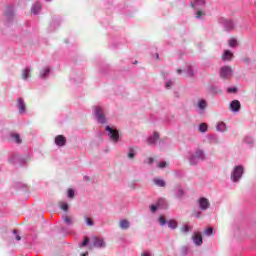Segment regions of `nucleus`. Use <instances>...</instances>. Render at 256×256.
<instances>
[{"instance_id":"nucleus-1","label":"nucleus","mask_w":256,"mask_h":256,"mask_svg":"<svg viewBox=\"0 0 256 256\" xmlns=\"http://www.w3.org/2000/svg\"><path fill=\"white\" fill-rule=\"evenodd\" d=\"M191 7L196 11V19H203V17H205V12L200 10L205 7V0H193L191 2Z\"/></svg>"},{"instance_id":"nucleus-2","label":"nucleus","mask_w":256,"mask_h":256,"mask_svg":"<svg viewBox=\"0 0 256 256\" xmlns=\"http://www.w3.org/2000/svg\"><path fill=\"white\" fill-rule=\"evenodd\" d=\"M199 161H205V152L201 149L196 150L194 154L189 156L190 165H198Z\"/></svg>"},{"instance_id":"nucleus-3","label":"nucleus","mask_w":256,"mask_h":256,"mask_svg":"<svg viewBox=\"0 0 256 256\" xmlns=\"http://www.w3.org/2000/svg\"><path fill=\"white\" fill-rule=\"evenodd\" d=\"M243 173H245L243 166H235L231 173V181H233V183H239L241 177H243Z\"/></svg>"},{"instance_id":"nucleus-4","label":"nucleus","mask_w":256,"mask_h":256,"mask_svg":"<svg viewBox=\"0 0 256 256\" xmlns=\"http://www.w3.org/2000/svg\"><path fill=\"white\" fill-rule=\"evenodd\" d=\"M105 131L112 143H119V130L117 128L106 126Z\"/></svg>"},{"instance_id":"nucleus-5","label":"nucleus","mask_w":256,"mask_h":256,"mask_svg":"<svg viewBox=\"0 0 256 256\" xmlns=\"http://www.w3.org/2000/svg\"><path fill=\"white\" fill-rule=\"evenodd\" d=\"M94 113L98 123L101 125H105V123H107V118H105V113L103 112V108L101 106H96L94 108Z\"/></svg>"},{"instance_id":"nucleus-6","label":"nucleus","mask_w":256,"mask_h":256,"mask_svg":"<svg viewBox=\"0 0 256 256\" xmlns=\"http://www.w3.org/2000/svg\"><path fill=\"white\" fill-rule=\"evenodd\" d=\"M220 77L222 79H231L233 77V69L229 66H224L220 69Z\"/></svg>"},{"instance_id":"nucleus-7","label":"nucleus","mask_w":256,"mask_h":256,"mask_svg":"<svg viewBox=\"0 0 256 256\" xmlns=\"http://www.w3.org/2000/svg\"><path fill=\"white\" fill-rule=\"evenodd\" d=\"M218 21H219L220 25H223V27H224V29H226V31H232V29H235V22H233L232 20L220 18Z\"/></svg>"},{"instance_id":"nucleus-8","label":"nucleus","mask_w":256,"mask_h":256,"mask_svg":"<svg viewBox=\"0 0 256 256\" xmlns=\"http://www.w3.org/2000/svg\"><path fill=\"white\" fill-rule=\"evenodd\" d=\"M198 205L201 211H207L209 207H211V203L209 202V199L205 197H201L200 199H198Z\"/></svg>"},{"instance_id":"nucleus-9","label":"nucleus","mask_w":256,"mask_h":256,"mask_svg":"<svg viewBox=\"0 0 256 256\" xmlns=\"http://www.w3.org/2000/svg\"><path fill=\"white\" fill-rule=\"evenodd\" d=\"M92 243H93V246L98 248V249H103L105 248V240H103L102 237H93L92 238Z\"/></svg>"},{"instance_id":"nucleus-10","label":"nucleus","mask_w":256,"mask_h":256,"mask_svg":"<svg viewBox=\"0 0 256 256\" xmlns=\"http://www.w3.org/2000/svg\"><path fill=\"white\" fill-rule=\"evenodd\" d=\"M10 163H19L20 165H25L27 163V160L23 157H20L19 154H13L9 158Z\"/></svg>"},{"instance_id":"nucleus-11","label":"nucleus","mask_w":256,"mask_h":256,"mask_svg":"<svg viewBox=\"0 0 256 256\" xmlns=\"http://www.w3.org/2000/svg\"><path fill=\"white\" fill-rule=\"evenodd\" d=\"M55 143L58 147H65L67 139L63 135H58L55 137Z\"/></svg>"},{"instance_id":"nucleus-12","label":"nucleus","mask_w":256,"mask_h":256,"mask_svg":"<svg viewBox=\"0 0 256 256\" xmlns=\"http://www.w3.org/2000/svg\"><path fill=\"white\" fill-rule=\"evenodd\" d=\"M146 141L148 145H156L157 141H159V133L154 132Z\"/></svg>"},{"instance_id":"nucleus-13","label":"nucleus","mask_w":256,"mask_h":256,"mask_svg":"<svg viewBox=\"0 0 256 256\" xmlns=\"http://www.w3.org/2000/svg\"><path fill=\"white\" fill-rule=\"evenodd\" d=\"M230 109L231 111H233V113L239 112V110L241 109V102H239V100H233L230 103Z\"/></svg>"},{"instance_id":"nucleus-14","label":"nucleus","mask_w":256,"mask_h":256,"mask_svg":"<svg viewBox=\"0 0 256 256\" xmlns=\"http://www.w3.org/2000/svg\"><path fill=\"white\" fill-rule=\"evenodd\" d=\"M19 114L23 115V113L26 112V105H25V100L23 98L18 99V104H17Z\"/></svg>"},{"instance_id":"nucleus-15","label":"nucleus","mask_w":256,"mask_h":256,"mask_svg":"<svg viewBox=\"0 0 256 256\" xmlns=\"http://www.w3.org/2000/svg\"><path fill=\"white\" fill-rule=\"evenodd\" d=\"M193 242L195 245L199 246L203 244V236H201V233L195 232L192 236Z\"/></svg>"},{"instance_id":"nucleus-16","label":"nucleus","mask_w":256,"mask_h":256,"mask_svg":"<svg viewBox=\"0 0 256 256\" xmlns=\"http://www.w3.org/2000/svg\"><path fill=\"white\" fill-rule=\"evenodd\" d=\"M197 107H198L200 113H203V111H205L207 109V100H205V99L198 100Z\"/></svg>"},{"instance_id":"nucleus-17","label":"nucleus","mask_w":256,"mask_h":256,"mask_svg":"<svg viewBox=\"0 0 256 256\" xmlns=\"http://www.w3.org/2000/svg\"><path fill=\"white\" fill-rule=\"evenodd\" d=\"M119 227L123 231H127V229H129V227H131V222H129V220H127V219L120 220Z\"/></svg>"},{"instance_id":"nucleus-18","label":"nucleus","mask_w":256,"mask_h":256,"mask_svg":"<svg viewBox=\"0 0 256 256\" xmlns=\"http://www.w3.org/2000/svg\"><path fill=\"white\" fill-rule=\"evenodd\" d=\"M5 17H7L8 19H13L14 15H15V10L12 6H8L4 12Z\"/></svg>"},{"instance_id":"nucleus-19","label":"nucleus","mask_w":256,"mask_h":256,"mask_svg":"<svg viewBox=\"0 0 256 256\" xmlns=\"http://www.w3.org/2000/svg\"><path fill=\"white\" fill-rule=\"evenodd\" d=\"M62 219H63L64 223H65L66 225H68V227L73 226L74 223H75V219H73V217H71V216L64 215V216L62 217Z\"/></svg>"},{"instance_id":"nucleus-20","label":"nucleus","mask_w":256,"mask_h":256,"mask_svg":"<svg viewBox=\"0 0 256 256\" xmlns=\"http://www.w3.org/2000/svg\"><path fill=\"white\" fill-rule=\"evenodd\" d=\"M50 73H51V68L49 67L43 68V70L40 72L41 79H47Z\"/></svg>"},{"instance_id":"nucleus-21","label":"nucleus","mask_w":256,"mask_h":256,"mask_svg":"<svg viewBox=\"0 0 256 256\" xmlns=\"http://www.w3.org/2000/svg\"><path fill=\"white\" fill-rule=\"evenodd\" d=\"M39 11H41V3H40V2H36V3L32 6L31 12H32L34 15H38V14H39Z\"/></svg>"},{"instance_id":"nucleus-22","label":"nucleus","mask_w":256,"mask_h":256,"mask_svg":"<svg viewBox=\"0 0 256 256\" xmlns=\"http://www.w3.org/2000/svg\"><path fill=\"white\" fill-rule=\"evenodd\" d=\"M216 131H219L220 133L227 131V125L225 124V122H219L216 125Z\"/></svg>"},{"instance_id":"nucleus-23","label":"nucleus","mask_w":256,"mask_h":256,"mask_svg":"<svg viewBox=\"0 0 256 256\" xmlns=\"http://www.w3.org/2000/svg\"><path fill=\"white\" fill-rule=\"evenodd\" d=\"M159 209H167V200L165 198H160L157 201Z\"/></svg>"},{"instance_id":"nucleus-24","label":"nucleus","mask_w":256,"mask_h":256,"mask_svg":"<svg viewBox=\"0 0 256 256\" xmlns=\"http://www.w3.org/2000/svg\"><path fill=\"white\" fill-rule=\"evenodd\" d=\"M233 57V53L229 50H225L223 54V61H231V58Z\"/></svg>"},{"instance_id":"nucleus-25","label":"nucleus","mask_w":256,"mask_h":256,"mask_svg":"<svg viewBox=\"0 0 256 256\" xmlns=\"http://www.w3.org/2000/svg\"><path fill=\"white\" fill-rule=\"evenodd\" d=\"M31 74V68L30 67H26L23 72H22V79L27 80L29 79Z\"/></svg>"},{"instance_id":"nucleus-26","label":"nucleus","mask_w":256,"mask_h":256,"mask_svg":"<svg viewBox=\"0 0 256 256\" xmlns=\"http://www.w3.org/2000/svg\"><path fill=\"white\" fill-rule=\"evenodd\" d=\"M135 155H137V152L135 151V148L129 147L128 148V154H127L128 159H135Z\"/></svg>"},{"instance_id":"nucleus-27","label":"nucleus","mask_w":256,"mask_h":256,"mask_svg":"<svg viewBox=\"0 0 256 256\" xmlns=\"http://www.w3.org/2000/svg\"><path fill=\"white\" fill-rule=\"evenodd\" d=\"M208 139H209L210 143H214V144L219 143V137L216 134L209 135Z\"/></svg>"},{"instance_id":"nucleus-28","label":"nucleus","mask_w":256,"mask_h":256,"mask_svg":"<svg viewBox=\"0 0 256 256\" xmlns=\"http://www.w3.org/2000/svg\"><path fill=\"white\" fill-rule=\"evenodd\" d=\"M207 129H208L207 123H201L199 125L200 133H207Z\"/></svg>"},{"instance_id":"nucleus-29","label":"nucleus","mask_w":256,"mask_h":256,"mask_svg":"<svg viewBox=\"0 0 256 256\" xmlns=\"http://www.w3.org/2000/svg\"><path fill=\"white\" fill-rule=\"evenodd\" d=\"M154 183H155L158 187H165V181H164L163 179L155 178V179H154Z\"/></svg>"},{"instance_id":"nucleus-30","label":"nucleus","mask_w":256,"mask_h":256,"mask_svg":"<svg viewBox=\"0 0 256 256\" xmlns=\"http://www.w3.org/2000/svg\"><path fill=\"white\" fill-rule=\"evenodd\" d=\"M184 73H186L188 77H193V67L187 66V68L184 70Z\"/></svg>"},{"instance_id":"nucleus-31","label":"nucleus","mask_w":256,"mask_h":256,"mask_svg":"<svg viewBox=\"0 0 256 256\" xmlns=\"http://www.w3.org/2000/svg\"><path fill=\"white\" fill-rule=\"evenodd\" d=\"M177 226H178L177 221H175V220L168 221L169 229H177Z\"/></svg>"},{"instance_id":"nucleus-32","label":"nucleus","mask_w":256,"mask_h":256,"mask_svg":"<svg viewBox=\"0 0 256 256\" xmlns=\"http://www.w3.org/2000/svg\"><path fill=\"white\" fill-rule=\"evenodd\" d=\"M193 229V226H189L187 224H185L182 228H181V232L182 233H189V231H191Z\"/></svg>"},{"instance_id":"nucleus-33","label":"nucleus","mask_w":256,"mask_h":256,"mask_svg":"<svg viewBox=\"0 0 256 256\" xmlns=\"http://www.w3.org/2000/svg\"><path fill=\"white\" fill-rule=\"evenodd\" d=\"M158 223L159 225H161V227L167 225V219H165V216H160L158 219Z\"/></svg>"},{"instance_id":"nucleus-34","label":"nucleus","mask_w":256,"mask_h":256,"mask_svg":"<svg viewBox=\"0 0 256 256\" xmlns=\"http://www.w3.org/2000/svg\"><path fill=\"white\" fill-rule=\"evenodd\" d=\"M89 237L85 236L83 242L79 244V247H87L89 245Z\"/></svg>"},{"instance_id":"nucleus-35","label":"nucleus","mask_w":256,"mask_h":256,"mask_svg":"<svg viewBox=\"0 0 256 256\" xmlns=\"http://www.w3.org/2000/svg\"><path fill=\"white\" fill-rule=\"evenodd\" d=\"M210 91H211V93H214L215 95H217V93H221V89H219V87H217L215 85L211 86Z\"/></svg>"},{"instance_id":"nucleus-36","label":"nucleus","mask_w":256,"mask_h":256,"mask_svg":"<svg viewBox=\"0 0 256 256\" xmlns=\"http://www.w3.org/2000/svg\"><path fill=\"white\" fill-rule=\"evenodd\" d=\"M11 138L13 139V141H15V143H21V137L19 136V134H11Z\"/></svg>"},{"instance_id":"nucleus-37","label":"nucleus","mask_w":256,"mask_h":256,"mask_svg":"<svg viewBox=\"0 0 256 256\" xmlns=\"http://www.w3.org/2000/svg\"><path fill=\"white\" fill-rule=\"evenodd\" d=\"M183 195H185V192L183 191V189L177 188V189H176V197H178L179 199H181V197H183Z\"/></svg>"},{"instance_id":"nucleus-38","label":"nucleus","mask_w":256,"mask_h":256,"mask_svg":"<svg viewBox=\"0 0 256 256\" xmlns=\"http://www.w3.org/2000/svg\"><path fill=\"white\" fill-rule=\"evenodd\" d=\"M60 207L63 211H69V204H67L66 202H61Z\"/></svg>"},{"instance_id":"nucleus-39","label":"nucleus","mask_w":256,"mask_h":256,"mask_svg":"<svg viewBox=\"0 0 256 256\" xmlns=\"http://www.w3.org/2000/svg\"><path fill=\"white\" fill-rule=\"evenodd\" d=\"M244 141L248 144V145H253V137L251 136H246L244 138Z\"/></svg>"},{"instance_id":"nucleus-40","label":"nucleus","mask_w":256,"mask_h":256,"mask_svg":"<svg viewBox=\"0 0 256 256\" xmlns=\"http://www.w3.org/2000/svg\"><path fill=\"white\" fill-rule=\"evenodd\" d=\"M73 197H75V190L70 188L68 189V198L73 199Z\"/></svg>"},{"instance_id":"nucleus-41","label":"nucleus","mask_w":256,"mask_h":256,"mask_svg":"<svg viewBox=\"0 0 256 256\" xmlns=\"http://www.w3.org/2000/svg\"><path fill=\"white\" fill-rule=\"evenodd\" d=\"M157 167L159 169H165V167H167V162L162 161V162L158 163Z\"/></svg>"},{"instance_id":"nucleus-42","label":"nucleus","mask_w":256,"mask_h":256,"mask_svg":"<svg viewBox=\"0 0 256 256\" xmlns=\"http://www.w3.org/2000/svg\"><path fill=\"white\" fill-rule=\"evenodd\" d=\"M187 253H189V247L184 246L181 249V255H187Z\"/></svg>"},{"instance_id":"nucleus-43","label":"nucleus","mask_w":256,"mask_h":256,"mask_svg":"<svg viewBox=\"0 0 256 256\" xmlns=\"http://www.w3.org/2000/svg\"><path fill=\"white\" fill-rule=\"evenodd\" d=\"M157 209H159L158 204H157V205H151V206H150V211H151L152 213H156V212H157Z\"/></svg>"},{"instance_id":"nucleus-44","label":"nucleus","mask_w":256,"mask_h":256,"mask_svg":"<svg viewBox=\"0 0 256 256\" xmlns=\"http://www.w3.org/2000/svg\"><path fill=\"white\" fill-rule=\"evenodd\" d=\"M229 45H230L231 47H237V40H235V39L229 40Z\"/></svg>"},{"instance_id":"nucleus-45","label":"nucleus","mask_w":256,"mask_h":256,"mask_svg":"<svg viewBox=\"0 0 256 256\" xmlns=\"http://www.w3.org/2000/svg\"><path fill=\"white\" fill-rule=\"evenodd\" d=\"M205 235H213V229L211 227H208L206 230H205Z\"/></svg>"},{"instance_id":"nucleus-46","label":"nucleus","mask_w":256,"mask_h":256,"mask_svg":"<svg viewBox=\"0 0 256 256\" xmlns=\"http://www.w3.org/2000/svg\"><path fill=\"white\" fill-rule=\"evenodd\" d=\"M173 85V81L171 80H168L166 83H165V87L166 89H171V86Z\"/></svg>"},{"instance_id":"nucleus-47","label":"nucleus","mask_w":256,"mask_h":256,"mask_svg":"<svg viewBox=\"0 0 256 256\" xmlns=\"http://www.w3.org/2000/svg\"><path fill=\"white\" fill-rule=\"evenodd\" d=\"M227 91L228 93H237V87H229Z\"/></svg>"},{"instance_id":"nucleus-48","label":"nucleus","mask_w":256,"mask_h":256,"mask_svg":"<svg viewBox=\"0 0 256 256\" xmlns=\"http://www.w3.org/2000/svg\"><path fill=\"white\" fill-rule=\"evenodd\" d=\"M13 235L16 237V241H21V236H19L17 230H13Z\"/></svg>"},{"instance_id":"nucleus-49","label":"nucleus","mask_w":256,"mask_h":256,"mask_svg":"<svg viewBox=\"0 0 256 256\" xmlns=\"http://www.w3.org/2000/svg\"><path fill=\"white\" fill-rule=\"evenodd\" d=\"M86 224L90 227L93 226V220L91 218H86Z\"/></svg>"},{"instance_id":"nucleus-50","label":"nucleus","mask_w":256,"mask_h":256,"mask_svg":"<svg viewBox=\"0 0 256 256\" xmlns=\"http://www.w3.org/2000/svg\"><path fill=\"white\" fill-rule=\"evenodd\" d=\"M201 215H203V213L201 211H197L196 213H194V217H196V219H199V217H201Z\"/></svg>"},{"instance_id":"nucleus-51","label":"nucleus","mask_w":256,"mask_h":256,"mask_svg":"<svg viewBox=\"0 0 256 256\" xmlns=\"http://www.w3.org/2000/svg\"><path fill=\"white\" fill-rule=\"evenodd\" d=\"M141 256H151V252L149 251H144Z\"/></svg>"},{"instance_id":"nucleus-52","label":"nucleus","mask_w":256,"mask_h":256,"mask_svg":"<svg viewBox=\"0 0 256 256\" xmlns=\"http://www.w3.org/2000/svg\"><path fill=\"white\" fill-rule=\"evenodd\" d=\"M152 163H153V158H148L147 164L152 165Z\"/></svg>"},{"instance_id":"nucleus-53","label":"nucleus","mask_w":256,"mask_h":256,"mask_svg":"<svg viewBox=\"0 0 256 256\" xmlns=\"http://www.w3.org/2000/svg\"><path fill=\"white\" fill-rule=\"evenodd\" d=\"M63 233H72L71 231L67 230V228H62Z\"/></svg>"},{"instance_id":"nucleus-54","label":"nucleus","mask_w":256,"mask_h":256,"mask_svg":"<svg viewBox=\"0 0 256 256\" xmlns=\"http://www.w3.org/2000/svg\"><path fill=\"white\" fill-rule=\"evenodd\" d=\"M177 73H178V75H181V73H183V70L182 69H178Z\"/></svg>"},{"instance_id":"nucleus-55","label":"nucleus","mask_w":256,"mask_h":256,"mask_svg":"<svg viewBox=\"0 0 256 256\" xmlns=\"http://www.w3.org/2000/svg\"><path fill=\"white\" fill-rule=\"evenodd\" d=\"M81 256H89V252H85V253L81 254Z\"/></svg>"},{"instance_id":"nucleus-56","label":"nucleus","mask_w":256,"mask_h":256,"mask_svg":"<svg viewBox=\"0 0 256 256\" xmlns=\"http://www.w3.org/2000/svg\"><path fill=\"white\" fill-rule=\"evenodd\" d=\"M84 181H89V177H88V176H85V177H84Z\"/></svg>"},{"instance_id":"nucleus-57","label":"nucleus","mask_w":256,"mask_h":256,"mask_svg":"<svg viewBox=\"0 0 256 256\" xmlns=\"http://www.w3.org/2000/svg\"><path fill=\"white\" fill-rule=\"evenodd\" d=\"M156 59H159V54L158 53H156Z\"/></svg>"},{"instance_id":"nucleus-58","label":"nucleus","mask_w":256,"mask_h":256,"mask_svg":"<svg viewBox=\"0 0 256 256\" xmlns=\"http://www.w3.org/2000/svg\"><path fill=\"white\" fill-rule=\"evenodd\" d=\"M46 1H51V0H46Z\"/></svg>"}]
</instances>
